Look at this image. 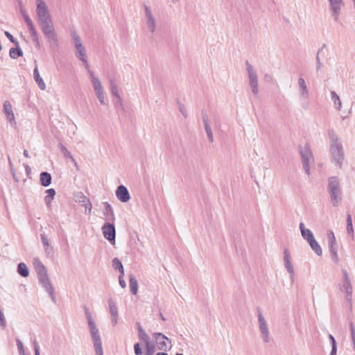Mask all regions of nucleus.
Segmentation results:
<instances>
[{
  "label": "nucleus",
  "instance_id": "obj_9",
  "mask_svg": "<svg viewBox=\"0 0 355 355\" xmlns=\"http://www.w3.org/2000/svg\"><path fill=\"white\" fill-rule=\"evenodd\" d=\"M300 155L302 157V162L304 169L306 173L310 175V162L313 160V155L311 151L310 147L306 144L303 148L300 150Z\"/></svg>",
  "mask_w": 355,
  "mask_h": 355
},
{
  "label": "nucleus",
  "instance_id": "obj_51",
  "mask_svg": "<svg viewBox=\"0 0 355 355\" xmlns=\"http://www.w3.org/2000/svg\"><path fill=\"white\" fill-rule=\"evenodd\" d=\"M123 276V275L120 274V275L119 277V285L121 286V287L124 288L126 286V283H125Z\"/></svg>",
  "mask_w": 355,
  "mask_h": 355
},
{
  "label": "nucleus",
  "instance_id": "obj_41",
  "mask_svg": "<svg viewBox=\"0 0 355 355\" xmlns=\"http://www.w3.org/2000/svg\"><path fill=\"white\" fill-rule=\"evenodd\" d=\"M58 147L65 157L71 158L73 162L75 161L74 159L73 158L71 154L70 153V152L67 149V148L62 143L58 144Z\"/></svg>",
  "mask_w": 355,
  "mask_h": 355
},
{
  "label": "nucleus",
  "instance_id": "obj_25",
  "mask_svg": "<svg viewBox=\"0 0 355 355\" xmlns=\"http://www.w3.org/2000/svg\"><path fill=\"white\" fill-rule=\"evenodd\" d=\"M202 121L204 123L205 129L207 135L208 137V139H209V141L212 143L214 141V136H213L211 128L209 123V119H208L207 115L205 114L202 116Z\"/></svg>",
  "mask_w": 355,
  "mask_h": 355
},
{
  "label": "nucleus",
  "instance_id": "obj_30",
  "mask_svg": "<svg viewBox=\"0 0 355 355\" xmlns=\"http://www.w3.org/2000/svg\"><path fill=\"white\" fill-rule=\"evenodd\" d=\"M331 98L334 102V107L338 110H340L342 108V102L338 95L334 91L331 92Z\"/></svg>",
  "mask_w": 355,
  "mask_h": 355
},
{
  "label": "nucleus",
  "instance_id": "obj_11",
  "mask_svg": "<svg viewBox=\"0 0 355 355\" xmlns=\"http://www.w3.org/2000/svg\"><path fill=\"white\" fill-rule=\"evenodd\" d=\"M144 13L146 24L151 33H154L156 30V19L154 17L150 8L146 5H144Z\"/></svg>",
  "mask_w": 355,
  "mask_h": 355
},
{
  "label": "nucleus",
  "instance_id": "obj_52",
  "mask_svg": "<svg viewBox=\"0 0 355 355\" xmlns=\"http://www.w3.org/2000/svg\"><path fill=\"white\" fill-rule=\"evenodd\" d=\"M329 340H330L331 343V348L337 347L336 342V340H335L334 337L331 334H329Z\"/></svg>",
  "mask_w": 355,
  "mask_h": 355
},
{
  "label": "nucleus",
  "instance_id": "obj_27",
  "mask_svg": "<svg viewBox=\"0 0 355 355\" xmlns=\"http://www.w3.org/2000/svg\"><path fill=\"white\" fill-rule=\"evenodd\" d=\"M33 77L35 81L37 84L39 88L42 90H44L46 89V85L40 75L37 67L36 66L33 70Z\"/></svg>",
  "mask_w": 355,
  "mask_h": 355
},
{
  "label": "nucleus",
  "instance_id": "obj_36",
  "mask_svg": "<svg viewBox=\"0 0 355 355\" xmlns=\"http://www.w3.org/2000/svg\"><path fill=\"white\" fill-rule=\"evenodd\" d=\"M347 232L349 235L354 236V229L352 225V220L350 214H347Z\"/></svg>",
  "mask_w": 355,
  "mask_h": 355
},
{
  "label": "nucleus",
  "instance_id": "obj_19",
  "mask_svg": "<svg viewBox=\"0 0 355 355\" xmlns=\"http://www.w3.org/2000/svg\"><path fill=\"white\" fill-rule=\"evenodd\" d=\"M76 55L78 60H80L81 62H83V64L85 65L86 69L89 68V64L87 62V55H86V51L85 48L83 45L77 46L76 48Z\"/></svg>",
  "mask_w": 355,
  "mask_h": 355
},
{
  "label": "nucleus",
  "instance_id": "obj_3",
  "mask_svg": "<svg viewBox=\"0 0 355 355\" xmlns=\"http://www.w3.org/2000/svg\"><path fill=\"white\" fill-rule=\"evenodd\" d=\"M85 316L88 323L90 335L94 343V347L96 355H103L102 342L99 330L92 318V313L87 307H85Z\"/></svg>",
  "mask_w": 355,
  "mask_h": 355
},
{
  "label": "nucleus",
  "instance_id": "obj_58",
  "mask_svg": "<svg viewBox=\"0 0 355 355\" xmlns=\"http://www.w3.org/2000/svg\"><path fill=\"white\" fill-rule=\"evenodd\" d=\"M322 50V48L319 49L317 52V55H316V62H320V57H319V53H320V51Z\"/></svg>",
  "mask_w": 355,
  "mask_h": 355
},
{
  "label": "nucleus",
  "instance_id": "obj_10",
  "mask_svg": "<svg viewBox=\"0 0 355 355\" xmlns=\"http://www.w3.org/2000/svg\"><path fill=\"white\" fill-rule=\"evenodd\" d=\"M23 17H24V19L28 28V31H29L31 37L32 38L33 42L35 44V46L37 48L40 49V40H39V35H38L37 30H36L32 20L31 19V18L29 17V16L28 15H24Z\"/></svg>",
  "mask_w": 355,
  "mask_h": 355
},
{
  "label": "nucleus",
  "instance_id": "obj_8",
  "mask_svg": "<svg viewBox=\"0 0 355 355\" xmlns=\"http://www.w3.org/2000/svg\"><path fill=\"white\" fill-rule=\"evenodd\" d=\"M157 348L160 351L167 352L172 347L171 340L164 334L159 332L153 334Z\"/></svg>",
  "mask_w": 355,
  "mask_h": 355
},
{
  "label": "nucleus",
  "instance_id": "obj_48",
  "mask_svg": "<svg viewBox=\"0 0 355 355\" xmlns=\"http://www.w3.org/2000/svg\"><path fill=\"white\" fill-rule=\"evenodd\" d=\"M330 254H331V259L332 261L338 264L339 263V257H338V252H330Z\"/></svg>",
  "mask_w": 355,
  "mask_h": 355
},
{
  "label": "nucleus",
  "instance_id": "obj_39",
  "mask_svg": "<svg viewBox=\"0 0 355 355\" xmlns=\"http://www.w3.org/2000/svg\"><path fill=\"white\" fill-rule=\"evenodd\" d=\"M108 304H109V309L110 314L112 315L118 316V309L115 304V302L113 301V300L110 299L108 300Z\"/></svg>",
  "mask_w": 355,
  "mask_h": 355
},
{
  "label": "nucleus",
  "instance_id": "obj_47",
  "mask_svg": "<svg viewBox=\"0 0 355 355\" xmlns=\"http://www.w3.org/2000/svg\"><path fill=\"white\" fill-rule=\"evenodd\" d=\"M134 351L135 355H141L143 352L141 348L140 344L139 343H137L134 345Z\"/></svg>",
  "mask_w": 355,
  "mask_h": 355
},
{
  "label": "nucleus",
  "instance_id": "obj_6",
  "mask_svg": "<svg viewBox=\"0 0 355 355\" xmlns=\"http://www.w3.org/2000/svg\"><path fill=\"white\" fill-rule=\"evenodd\" d=\"M257 315L259 329L261 333V338L263 343H268L270 341L268 326L260 308L259 307L257 308Z\"/></svg>",
  "mask_w": 355,
  "mask_h": 355
},
{
  "label": "nucleus",
  "instance_id": "obj_14",
  "mask_svg": "<svg viewBox=\"0 0 355 355\" xmlns=\"http://www.w3.org/2000/svg\"><path fill=\"white\" fill-rule=\"evenodd\" d=\"M329 9L335 21H337L340 14L341 8L344 6L343 0H329Z\"/></svg>",
  "mask_w": 355,
  "mask_h": 355
},
{
  "label": "nucleus",
  "instance_id": "obj_40",
  "mask_svg": "<svg viewBox=\"0 0 355 355\" xmlns=\"http://www.w3.org/2000/svg\"><path fill=\"white\" fill-rule=\"evenodd\" d=\"M300 230L302 236L304 239L313 234V232L309 229L305 228L303 223H300Z\"/></svg>",
  "mask_w": 355,
  "mask_h": 355
},
{
  "label": "nucleus",
  "instance_id": "obj_18",
  "mask_svg": "<svg viewBox=\"0 0 355 355\" xmlns=\"http://www.w3.org/2000/svg\"><path fill=\"white\" fill-rule=\"evenodd\" d=\"M284 265L287 271L290 273L292 279L294 278V268L291 260V256L288 250H285L284 252Z\"/></svg>",
  "mask_w": 355,
  "mask_h": 355
},
{
  "label": "nucleus",
  "instance_id": "obj_43",
  "mask_svg": "<svg viewBox=\"0 0 355 355\" xmlns=\"http://www.w3.org/2000/svg\"><path fill=\"white\" fill-rule=\"evenodd\" d=\"M95 92H96V95L98 101H100L101 104L105 105V98H104V94H103V89H102L100 90H97Z\"/></svg>",
  "mask_w": 355,
  "mask_h": 355
},
{
  "label": "nucleus",
  "instance_id": "obj_12",
  "mask_svg": "<svg viewBox=\"0 0 355 355\" xmlns=\"http://www.w3.org/2000/svg\"><path fill=\"white\" fill-rule=\"evenodd\" d=\"M40 283L46 289V292L49 294L51 300L55 302L56 298L55 295L53 286L49 279L48 274L37 277Z\"/></svg>",
  "mask_w": 355,
  "mask_h": 355
},
{
  "label": "nucleus",
  "instance_id": "obj_35",
  "mask_svg": "<svg viewBox=\"0 0 355 355\" xmlns=\"http://www.w3.org/2000/svg\"><path fill=\"white\" fill-rule=\"evenodd\" d=\"M112 266L116 270H119L120 274L124 275V269L122 263L118 258L112 260Z\"/></svg>",
  "mask_w": 355,
  "mask_h": 355
},
{
  "label": "nucleus",
  "instance_id": "obj_26",
  "mask_svg": "<svg viewBox=\"0 0 355 355\" xmlns=\"http://www.w3.org/2000/svg\"><path fill=\"white\" fill-rule=\"evenodd\" d=\"M52 178L49 173L42 172L40 175V182L43 187H49L51 184Z\"/></svg>",
  "mask_w": 355,
  "mask_h": 355
},
{
  "label": "nucleus",
  "instance_id": "obj_21",
  "mask_svg": "<svg viewBox=\"0 0 355 355\" xmlns=\"http://www.w3.org/2000/svg\"><path fill=\"white\" fill-rule=\"evenodd\" d=\"M103 205L105 208L103 214L105 216L106 220L109 223H114L115 220V216L112 206L107 202H104Z\"/></svg>",
  "mask_w": 355,
  "mask_h": 355
},
{
  "label": "nucleus",
  "instance_id": "obj_22",
  "mask_svg": "<svg viewBox=\"0 0 355 355\" xmlns=\"http://www.w3.org/2000/svg\"><path fill=\"white\" fill-rule=\"evenodd\" d=\"M40 236L46 256L48 257H52L53 254V248L50 245L48 239L44 234H40Z\"/></svg>",
  "mask_w": 355,
  "mask_h": 355
},
{
  "label": "nucleus",
  "instance_id": "obj_60",
  "mask_svg": "<svg viewBox=\"0 0 355 355\" xmlns=\"http://www.w3.org/2000/svg\"><path fill=\"white\" fill-rule=\"evenodd\" d=\"M180 111L181 112L182 114L184 117H186V116H187V113H186V112L184 110V109H183V108L180 107Z\"/></svg>",
  "mask_w": 355,
  "mask_h": 355
},
{
  "label": "nucleus",
  "instance_id": "obj_29",
  "mask_svg": "<svg viewBox=\"0 0 355 355\" xmlns=\"http://www.w3.org/2000/svg\"><path fill=\"white\" fill-rule=\"evenodd\" d=\"M46 196L44 197V202L47 207H50L52 200L55 196V191L54 189H49L46 190Z\"/></svg>",
  "mask_w": 355,
  "mask_h": 355
},
{
  "label": "nucleus",
  "instance_id": "obj_50",
  "mask_svg": "<svg viewBox=\"0 0 355 355\" xmlns=\"http://www.w3.org/2000/svg\"><path fill=\"white\" fill-rule=\"evenodd\" d=\"M0 325L3 329H5L6 327V320L3 315V313L0 310Z\"/></svg>",
  "mask_w": 355,
  "mask_h": 355
},
{
  "label": "nucleus",
  "instance_id": "obj_4",
  "mask_svg": "<svg viewBox=\"0 0 355 355\" xmlns=\"http://www.w3.org/2000/svg\"><path fill=\"white\" fill-rule=\"evenodd\" d=\"M327 191L334 207H338L342 201V192L338 177L332 176L328 179Z\"/></svg>",
  "mask_w": 355,
  "mask_h": 355
},
{
  "label": "nucleus",
  "instance_id": "obj_32",
  "mask_svg": "<svg viewBox=\"0 0 355 355\" xmlns=\"http://www.w3.org/2000/svg\"><path fill=\"white\" fill-rule=\"evenodd\" d=\"M9 55L11 58L17 59V58L23 55V51L19 47V45H18V46H16V48H11L10 49Z\"/></svg>",
  "mask_w": 355,
  "mask_h": 355
},
{
  "label": "nucleus",
  "instance_id": "obj_61",
  "mask_svg": "<svg viewBox=\"0 0 355 355\" xmlns=\"http://www.w3.org/2000/svg\"><path fill=\"white\" fill-rule=\"evenodd\" d=\"M87 69H88V72H89V74H90V76H91L92 79L93 78V77H96V76H94V71H93L89 70V68H88Z\"/></svg>",
  "mask_w": 355,
  "mask_h": 355
},
{
  "label": "nucleus",
  "instance_id": "obj_59",
  "mask_svg": "<svg viewBox=\"0 0 355 355\" xmlns=\"http://www.w3.org/2000/svg\"><path fill=\"white\" fill-rule=\"evenodd\" d=\"M321 67H322L321 62H316V69H317V71H319Z\"/></svg>",
  "mask_w": 355,
  "mask_h": 355
},
{
  "label": "nucleus",
  "instance_id": "obj_46",
  "mask_svg": "<svg viewBox=\"0 0 355 355\" xmlns=\"http://www.w3.org/2000/svg\"><path fill=\"white\" fill-rule=\"evenodd\" d=\"M5 35L12 43H13L16 46H18V41L12 36V35L10 33H9L8 31H5Z\"/></svg>",
  "mask_w": 355,
  "mask_h": 355
},
{
  "label": "nucleus",
  "instance_id": "obj_55",
  "mask_svg": "<svg viewBox=\"0 0 355 355\" xmlns=\"http://www.w3.org/2000/svg\"><path fill=\"white\" fill-rule=\"evenodd\" d=\"M304 240H306L309 243H310L311 242L314 241L315 238H314L313 234H312L311 235H310L307 238H305Z\"/></svg>",
  "mask_w": 355,
  "mask_h": 355
},
{
  "label": "nucleus",
  "instance_id": "obj_44",
  "mask_svg": "<svg viewBox=\"0 0 355 355\" xmlns=\"http://www.w3.org/2000/svg\"><path fill=\"white\" fill-rule=\"evenodd\" d=\"M327 239H328V243L330 244H336V237L334 236V234L333 231L330 230L327 233Z\"/></svg>",
  "mask_w": 355,
  "mask_h": 355
},
{
  "label": "nucleus",
  "instance_id": "obj_38",
  "mask_svg": "<svg viewBox=\"0 0 355 355\" xmlns=\"http://www.w3.org/2000/svg\"><path fill=\"white\" fill-rule=\"evenodd\" d=\"M110 89L112 94L119 100V102L121 103V97L118 93V89L116 84L114 83V81L113 80H110Z\"/></svg>",
  "mask_w": 355,
  "mask_h": 355
},
{
  "label": "nucleus",
  "instance_id": "obj_20",
  "mask_svg": "<svg viewBox=\"0 0 355 355\" xmlns=\"http://www.w3.org/2000/svg\"><path fill=\"white\" fill-rule=\"evenodd\" d=\"M33 266L37 277L48 274L45 266L42 263L39 258L35 257L33 259Z\"/></svg>",
  "mask_w": 355,
  "mask_h": 355
},
{
  "label": "nucleus",
  "instance_id": "obj_42",
  "mask_svg": "<svg viewBox=\"0 0 355 355\" xmlns=\"http://www.w3.org/2000/svg\"><path fill=\"white\" fill-rule=\"evenodd\" d=\"M92 83L93 87H94V89L95 92L103 89V87L101 86V83L99 81L98 78L93 77V78L92 80Z\"/></svg>",
  "mask_w": 355,
  "mask_h": 355
},
{
  "label": "nucleus",
  "instance_id": "obj_49",
  "mask_svg": "<svg viewBox=\"0 0 355 355\" xmlns=\"http://www.w3.org/2000/svg\"><path fill=\"white\" fill-rule=\"evenodd\" d=\"M33 346H34L35 355H40V346H39V344L37 342V340H34L33 342Z\"/></svg>",
  "mask_w": 355,
  "mask_h": 355
},
{
  "label": "nucleus",
  "instance_id": "obj_56",
  "mask_svg": "<svg viewBox=\"0 0 355 355\" xmlns=\"http://www.w3.org/2000/svg\"><path fill=\"white\" fill-rule=\"evenodd\" d=\"M19 5H20V12H21L22 16H24V15H27L26 10L24 9L23 6L21 5V1H19Z\"/></svg>",
  "mask_w": 355,
  "mask_h": 355
},
{
  "label": "nucleus",
  "instance_id": "obj_2",
  "mask_svg": "<svg viewBox=\"0 0 355 355\" xmlns=\"http://www.w3.org/2000/svg\"><path fill=\"white\" fill-rule=\"evenodd\" d=\"M330 139V152L331 155V161L335 163L339 168H342L344 160V152L343 145L338 141V137L334 130L328 131Z\"/></svg>",
  "mask_w": 355,
  "mask_h": 355
},
{
  "label": "nucleus",
  "instance_id": "obj_37",
  "mask_svg": "<svg viewBox=\"0 0 355 355\" xmlns=\"http://www.w3.org/2000/svg\"><path fill=\"white\" fill-rule=\"evenodd\" d=\"M71 35L73 40V44L75 46V48L79 46H82L83 44L81 42V40L80 36L77 34L76 31L71 30Z\"/></svg>",
  "mask_w": 355,
  "mask_h": 355
},
{
  "label": "nucleus",
  "instance_id": "obj_7",
  "mask_svg": "<svg viewBox=\"0 0 355 355\" xmlns=\"http://www.w3.org/2000/svg\"><path fill=\"white\" fill-rule=\"evenodd\" d=\"M342 274L343 283L340 289L342 292L345 293L346 300L351 303L352 300V285L351 279L346 269H342Z\"/></svg>",
  "mask_w": 355,
  "mask_h": 355
},
{
  "label": "nucleus",
  "instance_id": "obj_1",
  "mask_svg": "<svg viewBox=\"0 0 355 355\" xmlns=\"http://www.w3.org/2000/svg\"><path fill=\"white\" fill-rule=\"evenodd\" d=\"M36 15L40 28L49 44V47L55 50L59 47V42L54 28L51 15L46 2L43 0H36Z\"/></svg>",
  "mask_w": 355,
  "mask_h": 355
},
{
  "label": "nucleus",
  "instance_id": "obj_13",
  "mask_svg": "<svg viewBox=\"0 0 355 355\" xmlns=\"http://www.w3.org/2000/svg\"><path fill=\"white\" fill-rule=\"evenodd\" d=\"M103 236L112 243H115L116 229L113 224L105 223L102 227Z\"/></svg>",
  "mask_w": 355,
  "mask_h": 355
},
{
  "label": "nucleus",
  "instance_id": "obj_62",
  "mask_svg": "<svg viewBox=\"0 0 355 355\" xmlns=\"http://www.w3.org/2000/svg\"><path fill=\"white\" fill-rule=\"evenodd\" d=\"M23 154H24V155L26 157H27V158H28V157H29V154H28V150H24Z\"/></svg>",
  "mask_w": 355,
  "mask_h": 355
},
{
  "label": "nucleus",
  "instance_id": "obj_57",
  "mask_svg": "<svg viewBox=\"0 0 355 355\" xmlns=\"http://www.w3.org/2000/svg\"><path fill=\"white\" fill-rule=\"evenodd\" d=\"M336 352H337V347H332L330 355H336Z\"/></svg>",
  "mask_w": 355,
  "mask_h": 355
},
{
  "label": "nucleus",
  "instance_id": "obj_17",
  "mask_svg": "<svg viewBox=\"0 0 355 355\" xmlns=\"http://www.w3.org/2000/svg\"><path fill=\"white\" fill-rule=\"evenodd\" d=\"M76 200L84 206L85 207V210H88L89 214L91 212L92 205L90 200L82 192L78 193L76 196Z\"/></svg>",
  "mask_w": 355,
  "mask_h": 355
},
{
  "label": "nucleus",
  "instance_id": "obj_33",
  "mask_svg": "<svg viewBox=\"0 0 355 355\" xmlns=\"http://www.w3.org/2000/svg\"><path fill=\"white\" fill-rule=\"evenodd\" d=\"M144 355H153L156 352V345L154 343L150 342L145 344Z\"/></svg>",
  "mask_w": 355,
  "mask_h": 355
},
{
  "label": "nucleus",
  "instance_id": "obj_63",
  "mask_svg": "<svg viewBox=\"0 0 355 355\" xmlns=\"http://www.w3.org/2000/svg\"><path fill=\"white\" fill-rule=\"evenodd\" d=\"M155 355H168V354L166 352L162 351V352H157Z\"/></svg>",
  "mask_w": 355,
  "mask_h": 355
},
{
  "label": "nucleus",
  "instance_id": "obj_28",
  "mask_svg": "<svg viewBox=\"0 0 355 355\" xmlns=\"http://www.w3.org/2000/svg\"><path fill=\"white\" fill-rule=\"evenodd\" d=\"M130 289L133 295L137 293L138 290V282L135 276L133 274L129 275Z\"/></svg>",
  "mask_w": 355,
  "mask_h": 355
},
{
  "label": "nucleus",
  "instance_id": "obj_64",
  "mask_svg": "<svg viewBox=\"0 0 355 355\" xmlns=\"http://www.w3.org/2000/svg\"><path fill=\"white\" fill-rule=\"evenodd\" d=\"M159 315H160L162 320H163V321L166 320V318H164V316L163 315V314L162 313H159Z\"/></svg>",
  "mask_w": 355,
  "mask_h": 355
},
{
  "label": "nucleus",
  "instance_id": "obj_16",
  "mask_svg": "<svg viewBox=\"0 0 355 355\" xmlns=\"http://www.w3.org/2000/svg\"><path fill=\"white\" fill-rule=\"evenodd\" d=\"M116 198L122 202H126L130 198L127 188L123 185H120L117 187L116 191Z\"/></svg>",
  "mask_w": 355,
  "mask_h": 355
},
{
  "label": "nucleus",
  "instance_id": "obj_45",
  "mask_svg": "<svg viewBox=\"0 0 355 355\" xmlns=\"http://www.w3.org/2000/svg\"><path fill=\"white\" fill-rule=\"evenodd\" d=\"M16 343L19 350V355H25L24 348L22 342L19 338H16Z\"/></svg>",
  "mask_w": 355,
  "mask_h": 355
},
{
  "label": "nucleus",
  "instance_id": "obj_34",
  "mask_svg": "<svg viewBox=\"0 0 355 355\" xmlns=\"http://www.w3.org/2000/svg\"><path fill=\"white\" fill-rule=\"evenodd\" d=\"M309 244L317 255L321 256L322 254V250L315 239Z\"/></svg>",
  "mask_w": 355,
  "mask_h": 355
},
{
  "label": "nucleus",
  "instance_id": "obj_15",
  "mask_svg": "<svg viewBox=\"0 0 355 355\" xmlns=\"http://www.w3.org/2000/svg\"><path fill=\"white\" fill-rule=\"evenodd\" d=\"M3 112L6 116L7 121L10 123L12 125H16L12 105L8 101H6L3 103Z\"/></svg>",
  "mask_w": 355,
  "mask_h": 355
},
{
  "label": "nucleus",
  "instance_id": "obj_5",
  "mask_svg": "<svg viewBox=\"0 0 355 355\" xmlns=\"http://www.w3.org/2000/svg\"><path fill=\"white\" fill-rule=\"evenodd\" d=\"M247 72L249 79V85L251 88L252 92L254 96H257L259 94L258 88V76L255 69L252 67L248 60L245 61Z\"/></svg>",
  "mask_w": 355,
  "mask_h": 355
},
{
  "label": "nucleus",
  "instance_id": "obj_31",
  "mask_svg": "<svg viewBox=\"0 0 355 355\" xmlns=\"http://www.w3.org/2000/svg\"><path fill=\"white\" fill-rule=\"evenodd\" d=\"M17 272L23 277H27L29 275V270L27 266L21 262L17 266Z\"/></svg>",
  "mask_w": 355,
  "mask_h": 355
},
{
  "label": "nucleus",
  "instance_id": "obj_54",
  "mask_svg": "<svg viewBox=\"0 0 355 355\" xmlns=\"http://www.w3.org/2000/svg\"><path fill=\"white\" fill-rule=\"evenodd\" d=\"M111 322H112V325L115 326L118 322V316L112 315Z\"/></svg>",
  "mask_w": 355,
  "mask_h": 355
},
{
  "label": "nucleus",
  "instance_id": "obj_23",
  "mask_svg": "<svg viewBox=\"0 0 355 355\" xmlns=\"http://www.w3.org/2000/svg\"><path fill=\"white\" fill-rule=\"evenodd\" d=\"M137 330H138V337H139V339L141 341L144 342V344H146L148 343L151 342L150 340L149 336L145 331V330L144 329V328L141 325L140 322H137Z\"/></svg>",
  "mask_w": 355,
  "mask_h": 355
},
{
  "label": "nucleus",
  "instance_id": "obj_53",
  "mask_svg": "<svg viewBox=\"0 0 355 355\" xmlns=\"http://www.w3.org/2000/svg\"><path fill=\"white\" fill-rule=\"evenodd\" d=\"M329 250L330 252H336L337 251V243L329 245Z\"/></svg>",
  "mask_w": 355,
  "mask_h": 355
},
{
  "label": "nucleus",
  "instance_id": "obj_24",
  "mask_svg": "<svg viewBox=\"0 0 355 355\" xmlns=\"http://www.w3.org/2000/svg\"><path fill=\"white\" fill-rule=\"evenodd\" d=\"M299 89L300 96L304 98H307L309 96V91L306 87V82L302 77H300L298 80Z\"/></svg>",
  "mask_w": 355,
  "mask_h": 355
}]
</instances>
